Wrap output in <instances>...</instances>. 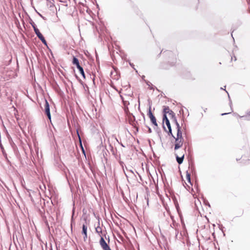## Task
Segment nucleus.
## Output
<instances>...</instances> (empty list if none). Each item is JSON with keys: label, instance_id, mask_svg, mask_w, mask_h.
<instances>
[{"label": "nucleus", "instance_id": "nucleus-1", "mask_svg": "<svg viewBox=\"0 0 250 250\" xmlns=\"http://www.w3.org/2000/svg\"><path fill=\"white\" fill-rule=\"evenodd\" d=\"M174 121L176 125V134L175 136H173L175 139L174 142V151L175 155L176 157V160L179 164H181L184 160L185 155L186 154V147L180 149L183 146L184 143V138L182 136V127L179 124L174 118Z\"/></svg>", "mask_w": 250, "mask_h": 250}, {"label": "nucleus", "instance_id": "nucleus-2", "mask_svg": "<svg viewBox=\"0 0 250 250\" xmlns=\"http://www.w3.org/2000/svg\"><path fill=\"white\" fill-rule=\"evenodd\" d=\"M45 104H44V111L45 114L47 116L48 119L50 120V122H51V114L50 112V105L49 104V103L47 101V100H44Z\"/></svg>", "mask_w": 250, "mask_h": 250}, {"label": "nucleus", "instance_id": "nucleus-3", "mask_svg": "<svg viewBox=\"0 0 250 250\" xmlns=\"http://www.w3.org/2000/svg\"><path fill=\"white\" fill-rule=\"evenodd\" d=\"M99 243L103 250H111L108 245L105 241L103 236H101Z\"/></svg>", "mask_w": 250, "mask_h": 250}, {"label": "nucleus", "instance_id": "nucleus-4", "mask_svg": "<svg viewBox=\"0 0 250 250\" xmlns=\"http://www.w3.org/2000/svg\"><path fill=\"white\" fill-rule=\"evenodd\" d=\"M185 178L186 180H185V183L186 185V186L188 188H190V187L192 186V184L191 182L190 174L188 171H187L186 172Z\"/></svg>", "mask_w": 250, "mask_h": 250}, {"label": "nucleus", "instance_id": "nucleus-5", "mask_svg": "<svg viewBox=\"0 0 250 250\" xmlns=\"http://www.w3.org/2000/svg\"><path fill=\"white\" fill-rule=\"evenodd\" d=\"M163 120V122L166 123L167 126L168 127V132H169V134H170L172 137H173V136H174L172 133V130H171V126H170V122H169V120H168V119L167 117V115L166 114L164 115Z\"/></svg>", "mask_w": 250, "mask_h": 250}, {"label": "nucleus", "instance_id": "nucleus-6", "mask_svg": "<svg viewBox=\"0 0 250 250\" xmlns=\"http://www.w3.org/2000/svg\"><path fill=\"white\" fill-rule=\"evenodd\" d=\"M148 116H149L151 122L152 123L156 126H158L156 119L155 117V116L153 115L151 111L150 108L149 110L148 113Z\"/></svg>", "mask_w": 250, "mask_h": 250}, {"label": "nucleus", "instance_id": "nucleus-7", "mask_svg": "<svg viewBox=\"0 0 250 250\" xmlns=\"http://www.w3.org/2000/svg\"><path fill=\"white\" fill-rule=\"evenodd\" d=\"M87 227L86 225L83 224V230H82V233L84 235L83 236V239L84 241L86 240V239L87 238Z\"/></svg>", "mask_w": 250, "mask_h": 250}, {"label": "nucleus", "instance_id": "nucleus-8", "mask_svg": "<svg viewBox=\"0 0 250 250\" xmlns=\"http://www.w3.org/2000/svg\"><path fill=\"white\" fill-rule=\"evenodd\" d=\"M32 25L33 27L34 28V31H35L36 34L37 35V37L40 39L41 38H42L43 37V35L40 32L39 30L35 27L34 24H32Z\"/></svg>", "mask_w": 250, "mask_h": 250}, {"label": "nucleus", "instance_id": "nucleus-9", "mask_svg": "<svg viewBox=\"0 0 250 250\" xmlns=\"http://www.w3.org/2000/svg\"><path fill=\"white\" fill-rule=\"evenodd\" d=\"M164 111L165 112V114L166 115L167 113H169V115H171L172 117L173 116V112L170 110L168 107H165L164 109Z\"/></svg>", "mask_w": 250, "mask_h": 250}, {"label": "nucleus", "instance_id": "nucleus-10", "mask_svg": "<svg viewBox=\"0 0 250 250\" xmlns=\"http://www.w3.org/2000/svg\"><path fill=\"white\" fill-rule=\"evenodd\" d=\"M72 63L74 65H76L77 67L79 66H80L78 59L75 57H74L73 58Z\"/></svg>", "mask_w": 250, "mask_h": 250}, {"label": "nucleus", "instance_id": "nucleus-11", "mask_svg": "<svg viewBox=\"0 0 250 250\" xmlns=\"http://www.w3.org/2000/svg\"><path fill=\"white\" fill-rule=\"evenodd\" d=\"M96 231L99 234V235L101 237L103 236L102 235V228L100 227H97L96 228Z\"/></svg>", "mask_w": 250, "mask_h": 250}, {"label": "nucleus", "instance_id": "nucleus-12", "mask_svg": "<svg viewBox=\"0 0 250 250\" xmlns=\"http://www.w3.org/2000/svg\"><path fill=\"white\" fill-rule=\"evenodd\" d=\"M77 68L78 69L80 73L84 78L85 77V76H84V73L83 68L81 66H79L78 67H77Z\"/></svg>", "mask_w": 250, "mask_h": 250}, {"label": "nucleus", "instance_id": "nucleus-13", "mask_svg": "<svg viewBox=\"0 0 250 250\" xmlns=\"http://www.w3.org/2000/svg\"><path fill=\"white\" fill-rule=\"evenodd\" d=\"M40 40L42 41V42L43 43H44V44L46 45L47 44V42L44 38V37L43 36L42 38H41L40 39Z\"/></svg>", "mask_w": 250, "mask_h": 250}, {"label": "nucleus", "instance_id": "nucleus-14", "mask_svg": "<svg viewBox=\"0 0 250 250\" xmlns=\"http://www.w3.org/2000/svg\"><path fill=\"white\" fill-rule=\"evenodd\" d=\"M229 113H230V112H229V113H228V114H229ZM226 114H227V113H222V115H226Z\"/></svg>", "mask_w": 250, "mask_h": 250}, {"label": "nucleus", "instance_id": "nucleus-15", "mask_svg": "<svg viewBox=\"0 0 250 250\" xmlns=\"http://www.w3.org/2000/svg\"><path fill=\"white\" fill-rule=\"evenodd\" d=\"M149 132H151V129L150 128H149Z\"/></svg>", "mask_w": 250, "mask_h": 250}, {"label": "nucleus", "instance_id": "nucleus-16", "mask_svg": "<svg viewBox=\"0 0 250 250\" xmlns=\"http://www.w3.org/2000/svg\"><path fill=\"white\" fill-rule=\"evenodd\" d=\"M79 140H80V141H81V138H80V136H79Z\"/></svg>", "mask_w": 250, "mask_h": 250}]
</instances>
